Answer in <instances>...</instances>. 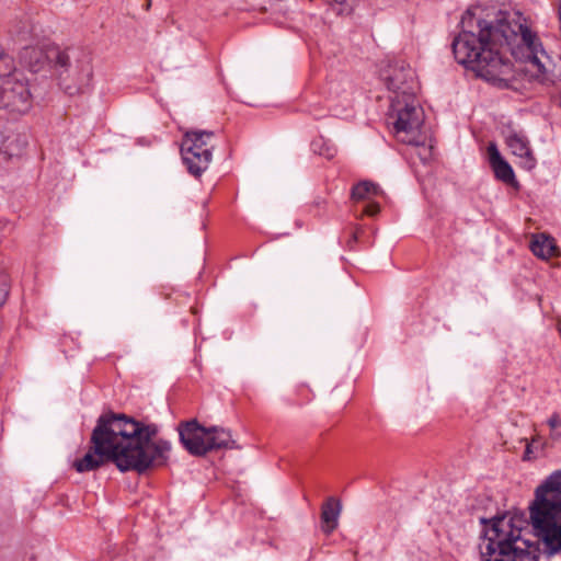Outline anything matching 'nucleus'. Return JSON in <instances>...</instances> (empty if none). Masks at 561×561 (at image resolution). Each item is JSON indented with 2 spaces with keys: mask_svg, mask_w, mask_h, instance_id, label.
I'll return each instance as SVG.
<instances>
[{
  "mask_svg": "<svg viewBox=\"0 0 561 561\" xmlns=\"http://www.w3.org/2000/svg\"><path fill=\"white\" fill-rule=\"evenodd\" d=\"M383 79L390 91L402 98L413 96L417 91L415 73L410 66L396 64L383 73Z\"/></svg>",
  "mask_w": 561,
  "mask_h": 561,
  "instance_id": "nucleus-10",
  "label": "nucleus"
},
{
  "mask_svg": "<svg viewBox=\"0 0 561 561\" xmlns=\"http://www.w3.org/2000/svg\"><path fill=\"white\" fill-rule=\"evenodd\" d=\"M529 517L548 556L561 552V469L550 473L535 491Z\"/></svg>",
  "mask_w": 561,
  "mask_h": 561,
  "instance_id": "nucleus-4",
  "label": "nucleus"
},
{
  "mask_svg": "<svg viewBox=\"0 0 561 561\" xmlns=\"http://www.w3.org/2000/svg\"><path fill=\"white\" fill-rule=\"evenodd\" d=\"M548 426L550 427V439L558 442L561 440V416L559 413H552L551 416L547 421Z\"/></svg>",
  "mask_w": 561,
  "mask_h": 561,
  "instance_id": "nucleus-20",
  "label": "nucleus"
},
{
  "mask_svg": "<svg viewBox=\"0 0 561 561\" xmlns=\"http://www.w3.org/2000/svg\"><path fill=\"white\" fill-rule=\"evenodd\" d=\"M10 285L5 276L0 277V307H2L9 296Z\"/></svg>",
  "mask_w": 561,
  "mask_h": 561,
  "instance_id": "nucleus-21",
  "label": "nucleus"
},
{
  "mask_svg": "<svg viewBox=\"0 0 561 561\" xmlns=\"http://www.w3.org/2000/svg\"><path fill=\"white\" fill-rule=\"evenodd\" d=\"M0 151L8 158L19 157L27 144L25 137L14 133L5 137L0 134Z\"/></svg>",
  "mask_w": 561,
  "mask_h": 561,
  "instance_id": "nucleus-16",
  "label": "nucleus"
},
{
  "mask_svg": "<svg viewBox=\"0 0 561 561\" xmlns=\"http://www.w3.org/2000/svg\"><path fill=\"white\" fill-rule=\"evenodd\" d=\"M523 519L514 516L493 518L479 543L481 561H538V547L523 537Z\"/></svg>",
  "mask_w": 561,
  "mask_h": 561,
  "instance_id": "nucleus-3",
  "label": "nucleus"
},
{
  "mask_svg": "<svg viewBox=\"0 0 561 561\" xmlns=\"http://www.w3.org/2000/svg\"><path fill=\"white\" fill-rule=\"evenodd\" d=\"M208 433V428L202 426L196 420H191L179 426L181 443L194 456H204L209 451Z\"/></svg>",
  "mask_w": 561,
  "mask_h": 561,
  "instance_id": "nucleus-11",
  "label": "nucleus"
},
{
  "mask_svg": "<svg viewBox=\"0 0 561 561\" xmlns=\"http://www.w3.org/2000/svg\"><path fill=\"white\" fill-rule=\"evenodd\" d=\"M537 442V438H533L531 443L527 444L524 459H530V454L533 451V445Z\"/></svg>",
  "mask_w": 561,
  "mask_h": 561,
  "instance_id": "nucleus-23",
  "label": "nucleus"
},
{
  "mask_svg": "<svg viewBox=\"0 0 561 561\" xmlns=\"http://www.w3.org/2000/svg\"><path fill=\"white\" fill-rule=\"evenodd\" d=\"M379 213V205L377 203H369L365 209L364 214L367 216H376Z\"/></svg>",
  "mask_w": 561,
  "mask_h": 561,
  "instance_id": "nucleus-22",
  "label": "nucleus"
},
{
  "mask_svg": "<svg viewBox=\"0 0 561 561\" xmlns=\"http://www.w3.org/2000/svg\"><path fill=\"white\" fill-rule=\"evenodd\" d=\"M159 426L142 419V471L165 466L170 459L171 443L158 436Z\"/></svg>",
  "mask_w": 561,
  "mask_h": 561,
  "instance_id": "nucleus-9",
  "label": "nucleus"
},
{
  "mask_svg": "<svg viewBox=\"0 0 561 561\" xmlns=\"http://www.w3.org/2000/svg\"><path fill=\"white\" fill-rule=\"evenodd\" d=\"M111 461L122 472L140 473V422L125 414L107 412L99 416L90 438V449L73 461L78 472L94 471Z\"/></svg>",
  "mask_w": 561,
  "mask_h": 561,
  "instance_id": "nucleus-2",
  "label": "nucleus"
},
{
  "mask_svg": "<svg viewBox=\"0 0 561 561\" xmlns=\"http://www.w3.org/2000/svg\"><path fill=\"white\" fill-rule=\"evenodd\" d=\"M147 1H148L147 2V9H149L150 8V0H147Z\"/></svg>",
  "mask_w": 561,
  "mask_h": 561,
  "instance_id": "nucleus-25",
  "label": "nucleus"
},
{
  "mask_svg": "<svg viewBox=\"0 0 561 561\" xmlns=\"http://www.w3.org/2000/svg\"><path fill=\"white\" fill-rule=\"evenodd\" d=\"M531 251L536 256L547 260L557 255L558 248L553 239L538 234L531 241Z\"/></svg>",
  "mask_w": 561,
  "mask_h": 561,
  "instance_id": "nucleus-18",
  "label": "nucleus"
},
{
  "mask_svg": "<svg viewBox=\"0 0 561 561\" xmlns=\"http://www.w3.org/2000/svg\"><path fill=\"white\" fill-rule=\"evenodd\" d=\"M490 164L497 180L506 184H517L512 167L502 158L500 151L494 144L488 147Z\"/></svg>",
  "mask_w": 561,
  "mask_h": 561,
  "instance_id": "nucleus-13",
  "label": "nucleus"
},
{
  "mask_svg": "<svg viewBox=\"0 0 561 561\" xmlns=\"http://www.w3.org/2000/svg\"><path fill=\"white\" fill-rule=\"evenodd\" d=\"M461 32L453 41L456 60L478 77L507 87L515 79L513 64L506 51L525 64L524 71L539 82L549 80L551 59L537 33L519 13L497 12L481 16L468 9L460 21Z\"/></svg>",
  "mask_w": 561,
  "mask_h": 561,
  "instance_id": "nucleus-1",
  "label": "nucleus"
},
{
  "mask_svg": "<svg viewBox=\"0 0 561 561\" xmlns=\"http://www.w3.org/2000/svg\"><path fill=\"white\" fill-rule=\"evenodd\" d=\"M424 122L423 110L415 95L402 98L398 94L391 98L388 123L393 127L396 138L408 145L422 147L420 157L427 160L432 153V147L425 146L426 137L422 133Z\"/></svg>",
  "mask_w": 561,
  "mask_h": 561,
  "instance_id": "nucleus-6",
  "label": "nucleus"
},
{
  "mask_svg": "<svg viewBox=\"0 0 561 561\" xmlns=\"http://www.w3.org/2000/svg\"><path fill=\"white\" fill-rule=\"evenodd\" d=\"M382 194V190L378 184L365 180L360 181L356 185L353 186L351 197L353 201H371L374 197Z\"/></svg>",
  "mask_w": 561,
  "mask_h": 561,
  "instance_id": "nucleus-19",
  "label": "nucleus"
},
{
  "mask_svg": "<svg viewBox=\"0 0 561 561\" xmlns=\"http://www.w3.org/2000/svg\"><path fill=\"white\" fill-rule=\"evenodd\" d=\"M505 144L511 153L518 159V164L530 171L536 167L537 160L530 148L528 138L520 131L508 130L505 135Z\"/></svg>",
  "mask_w": 561,
  "mask_h": 561,
  "instance_id": "nucleus-12",
  "label": "nucleus"
},
{
  "mask_svg": "<svg viewBox=\"0 0 561 561\" xmlns=\"http://www.w3.org/2000/svg\"><path fill=\"white\" fill-rule=\"evenodd\" d=\"M48 68L60 90L69 96L85 93L93 80V58L81 46L51 45L48 48Z\"/></svg>",
  "mask_w": 561,
  "mask_h": 561,
  "instance_id": "nucleus-5",
  "label": "nucleus"
},
{
  "mask_svg": "<svg viewBox=\"0 0 561 561\" xmlns=\"http://www.w3.org/2000/svg\"><path fill=\"white\" fill-rule=\"evenodd\" d=\"M32 107L28 80L23 72L0 79V110L23 115Z\"/></svg>",
  "mask_w": 561,
  "mask_h": 561,
  "instance_id": "nucleus-8",
  "label": "nucleus"
},
{
  "mask_svg": "<svg viewBox=\"0 0 561 561\" xmlns=\"http://www.w3.org/2000/svg\"><path fill=\"white\" fill-rule=\"evenodd\" d=\"M45 49L38 47H24L20 54L21 62L30 69V71L36 73L48 67V48Z\"/></svg>",
  "mask_w": 561,
  "mask_h": 561,
  "instance_id": "nucleus-14",
  "label": "nucleus"
},
{
  "mask_svg": "<svg viewBox=\"0 0 561 561\" xmlns=\"http://www.w3.org/2000/svg\"><path fill=\"white\" fill-rule=\"evenodd\" d=\"M208 435H209V451L214 449H233L237 448L236 442L232 439L231 434L229 431L211 426L208 427Z\"/></svg>",
  "mask_w": 561,
  "mask_h": 561,
  "instance_id": "nucleus-17",
  "label": "nucleus"
},
{
  "mask_svg": "<svg viewBox=\"0 0 561 561\" xmlns=\"http://www.w3.org/2000/svg\"><path fill=\"white\" fill-rule=\"evenodd\" d=\"M341 502L334 497H329L321 507V522L322 530L325 534H331L339 524L341 514Z\"/></svg>",
  "mask_w": 561,
  "mask_h": 561,
  "instance_id": "nucleus-15",
  "label": "nucleus"
},
{
  "mask_svg": "<svg viewBox=\"0 0 561 561\" xmlns=\"http://www.w3.org/2000/svg\"><path fill=\"white\" fill-rule=\"evenodd\" d=\"M337 3H345L347 0H334Z\"/></svg>",
  "mask_w": 561,
  "mask_h": 561,
  "instance_id": "nucleus-24",
  "label": "nucleus"
},
{
  "mask_svg": "<svg viewBox=\"0 0 561 561\" xmlns=\"http://www.w3.org/2000/svg\"><path fill=\"white\" fill-rule=\"evenodd\" d=\"M214 134L206 130L192 129L185 133L182 142L183 160L190 173L198 176L204 172L211 161L213 148L210 144Z\"/></svg>",
  "mask_w": 561,
  "mask_h": 561,
  "instance_id": "nucleus-7",
  "label": "nucleus"
}]
</instances>
